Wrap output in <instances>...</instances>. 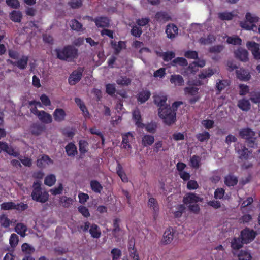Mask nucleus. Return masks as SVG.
<instances>
[{
    "label": "nucleus",
    "instance_id": "f257e3e1",
    "mask_svg": "<svg viewBox=\"0 0 260 260\" xmlns=\"http://www.w3.org/2000/svg\"><path fill=\"white\" fill-rule=\"evenodd\" d=\"M57 58L63 61H73L78 56V50L72 45H67L55 50Z\"/></svg>",
    "mask_w": 260,
    "mask_h": 260
},
{
    "label": "nucleus",
    "instance_id": "f03ea898",
    "mask_svg": "<svg viewBox=\"0 0 260 260\" xmlns=\"http://www.w3.org/2000/svg\"><path fill=\"white\" fill-rule=\"evenodd\" d=\"M158 115L167 125H171L176 121V113L171 109L170 105H166L164 108H158Z\"/></svg>",
    "mask_w": 260,
    "mask_h": 260
},
{
    "label": "nucleus",
    "instance_id": "7ed1b4c3",
    "mask_svg": "<svg viewBox=\"0 0 260 260\" xmlns=\"http://www.w3.org/2000/svg\"><path fill=\"white\" fill-rule=\"evenodd\" d=\"M41 181H37L33 183V190L31 197L34 201L40 203H45L48 200V193L42 191Z\"/></svg>",
    "mask_w": 260,
    "mask_h": 260
},
{
    "label": "nucleus",
    "instance_id": "20e7f679",
    "mask_svg": "<svg viewBox=\"0 0 260 260\" xmlns=\"http://www.w3.org/2000/svg\"><path fill=\"white\" fill-rule=\"evenodd\" d=\"M255 132L249 128H243L239 131V136L246 142L249 147L254 148L255 145Z\"/></svg>",
    "mask_w": 260,
    "mask_h": 260
},
{
    "label": "nucleus",
    "instance_id": "39448f33",
    "mask_svg": "<svg viewBox=\"0 0 260 260\" xmlns=\"http://www.w3.org/2000/svg\"><path fill=\"white\" fill-rule=\"evenodd\" d=\"M256 234V232L253 230L245 228L241 231L240 236L245 244H248L254 239Z\"/></svg>",
    "mask_w": 260,
    "mask_h": 260
},
{
    "label": "nucleus",
    "instance_id": "423d86ee",
    "mask_svg": "<svg viewBox=\"0 0 260 260\" xmlns=\"http://www.w3.org/2000/svg\"><path fill=\"white\" fill-rule=\"evenodd\" d=\"M203 201V199L195 193H187L184 197L183 202L185 205L196 204Z\"/></svg>",
    "mask_w": 260,
    "mask_h": 260
},
{
    "label": "nucleus",
    "instance_id": "0eeeda50",
    "mask_svg": "<svg viewBox=\"0 0 260 260\" xmlns=\"http://www.w3.org/2000/svg\"><path fill=\"white\" fill-rule=\"evenodd\" d=\"M176 234V230L172 227H169L166 230L163 234L161 243L164 244L171 243Z\"/></svg>",
    "mask_w": 260,
    "mask_h": 260
},
{
    "label": "nucleus",
    "instance_id": "6e6552de",
    "mask_svg": "<svg viewBox=\"0 0 260 260\" xmlns=\"http://www.w3.org/2000/svg\"><path fill=\"white\" fill-rule=\"evenodd\" d=\"M83 71L84 69L82 68H79L77 70L74 71L69 78V83L73 85L78 82L82 78Z\"/></svg>",
    "mask_w": 260,
    "mask_h": 260
},
{
    "label": "nucleus",
    "instance_id": "1a4fd4ad",
    "mask_svg": "<svg viewBox=\"0 0 260 260\" xmlns=\"http://www.w3.org/2000/svg\"><path fill=\"white\" fill-rule=\"evenodd\" d=\"M89 20L95 23L98 27L105 28L108 27L110 25L109 19L107 17L101 16L95 18L88 17Z\"/></svg>",
    "mask_w": 260,
    "mask_h": 260
},
{
    "label": "nucleus",
    "instance_id": "9d476101",
    "mask_svg": "<svg viewBox=\"0 0 260 260\" xmlns=\"http://www.w3.org/2000/svg\"><path fill=\"white\" fill-rule=\"evenodd\" d=\"M5 152L11 156L18 157L20 153L18 151H15L12 146H9L6 142L0 141V153Z\"/></svg>",
    "mask_w": 260,
    "mask_h": 260
},
{
    "label": "nucleus",
    "instance_id": "9b49d317",
    "mask_svg": "<svg viewBox=\"0 0 260 260\" xmlns=\"http://www.w3.org/2000/svg\"><path fill=\"white\" fill-rule=\"evenodd\" d=\"M28 57L26 55H22L21 58L16 61L8 60V62L13 66L17 67L21 70H24L26 68L28 61Z\"/></svg>",
    "mask_w": 260,
    "mask_h": 260
},
{
    "label": "nucleus",
    "instance_id": "f8f14e48",
    "mask_svg": "<svg viewBox=\"0 0 260 260\" xmlns=\"http://www.w3.org/2000/svg\"><path fill=\"white\" fill-rule=\"evenodd\" d=\"M53 163V160H52L50 157L47 155L44 154L41 158H38L36 161L37 166L39 168H44L46 165L52 164Z\"/></svg>",
    "mask_w": 260,
    "mask_h": 260
},
{
    "label": "nucleus",
    "instance_id": "ddd939ff",
    "mask_svg": "<svg viewBox=\"0 0 260 260\" xmlns=\"http://www.w3.org/2000/svg\"><path fill=\"white\" fill-rule=\"evenodd\" d=\"M111 46L112 49L114 50V54L115 55H118L121 50L124 48H126V45L125 42L120 41L117 43L115 41H111Z\"/></svg>",
    "mask_w": 260,
    "mask_h": 260
},
{
    "label": "nucleus",
    "instance_id": "4468645a",
    "mask_svg": "<svg viewBox=\"0 0 260 260\" xmlns=\"http://www.w3.org/2000/svg\"><path fill=\"white\" fill-rule=\"evenodd\" d=\"M132 115L133 119L135 121V125L137 127L143 128L145 126V124L142 123V119L140 110L138 109L134 110Z\"/></svg>",
    "mask_w": 260,
    "mask_h": 260
},
{
    "label": "nucleus",
    "instance_id": "2eb2a0df",
    "mask_svg": "<svg viewBox=\"0 0 260 260\" xmlns=\"http://www.w3.org/2000/svg\"><path fill=\"white\" fill-rule=\"evenodd\" d=\"M155 20L159 23H166L171 20V17L165 11L157 12L154 17Z\"/></svg>",
    "mask_w": 260,
    "mask_h": 260
},
{
    "label": "nucleus",
    "instance_id": "dca6fc26",
    "mask_svg": "<svg viewBox=\"0 0 260 260\" xmlns=\"http://www.w3.org/2000/svg\"><path fill=\"white\" fill-rule=\"evenodd\" d=\"M235 57L243 62H246L248 60V51L242 48H239L234 52Z\"/></svg>",
    "mask_w": 260,
    "mask_h": 260
},
{
    "label": "nucleus",
    "instance_id": "f3484780",
    "mask_svg": "<svg viewBox=\"0 0 260 260\" xmlns=\"http://www.w3.org/2000/svg\"><path fill=\"white\" fill-rule=\"evenodd\" d=\"M53 115L55 121L60 122L64 120L67 114L63 109L56 108L54 110Z\"/></svg>",
    "mask_w": 260,
    "mask_h": 260
},
{
    "label": "nucleus",
    "instance_id": "a211bd4d",
    "mask_svg": "<svg viewBox=\"0 0 260 260\" xmlns=\"http://www.w3.org/2000/svg\"><path fill=\"white\" fill-rule=\"evenodd\" d=\"M154 103L159 108H164L167 105V96L165 95H155L153 96Z\"/></svg>",
    "mask_w": 260,
    "mask_h": 260
},
{
    "label": "nucleus",
    "instance_id": "6ab92c4d",
    "mask_svg": "<svg viewBox=\"0 0 260 260\" xmlns=\"http://www.w3.org/2000/svg\"><path fill=\"white\" fill-rule=\"evenodd\" d=\"M178 28L174 24H169L167 25L166 33L167 37L170 39H173L178 34Z\"/></svg>",
    "mask_w": 260,
    "mask_h": 260
},
{
    "label": "nucleus",
    "instance_id": "aec40b11",
    "mask_svg": "<svg viewBox=\"0 0 260 260\" xmlns=\"http://www.w3.org/2000/svg\"><path fill=\"white\" fill-rule=\"evenodd\" d=\"M38 112V118L39 120L43 123L49 124L52 122V118L51 115L43 110Z\"/></svg>",
    "mask_w": 260,
    "mask_h": 260
},
{
    "label": "nucleus",
    "instance_id": "412c9836",
    "mask_svg": "<svg viewBox=\"0 0 260 260\" xmlns=\"http://www.w3.org/2000/svg\"><path fill=\"white\" fill-rule=\"evenodd\" d=\"M236 76L238 79L241 81H248L251 78L250 73L243 69H240L236 71Z\"/></svg>",
    "mask_w": 260,
    "mask_h": 260
},
{
    "label": "nucleus",
    "instance_id": "4be33fe9",
    "mask_svg": "<svg viewBox=\"0 0 260 260\" xmlns=\"http://www.w3.org/2000/svg\"><path fill=\"white\" fill-rule=\"evenodd\" d=\"M151 93L149 90H142L137 94V101L141 104L146 102L150 97Z\"/></svg>",
    "mask_w": 260,
    "mask_h": 260
},
{
    "label": "nucleus",
    "instance_id": "5701e85b",
    "mask_svg": "<svg viewBox=\"0 0 260 260\" xmlns=\"http://www.w3.org/2000/svg\"><path fill=\"white\" fill-rule=\"evenodd\" d=\"M244 244L245 243L240 236L239 237H234L231 242V246L234 250H239L243 247Z\"/></svg>",
    "mask_w": 260,
    "mask_h": 260
},
{
    "label": "nucleus",
    "instance_id": "b1692460",
    "mask_svg": "<svg viewBox=\"0 0 260 260\" xmlns=\"http://www.w3.org/2000/svg\"><path fill=\"white\" fill-rule=\"evenodd\" d=\"M237 151L239 155V158L241 159H248L252 154V151L248 150L245 146H241V149H239Z\"/></svg>",
    "mask_w": 260,
    "mask_h": 260
},
{
    "label": "nucleus",
    "instance_id": "393cba45",
    "mask_svg": "<svg viewBox=\"0 0 260 260\" xmlns=\"http://www.w3.org/2000/svg\"><path fill=\"white\" fill-rule=\"evenodd\" d=\"M45 126L39 123H33L31 127V133L32 135L38 136L44 130Z\"/></svg>",
    "mask_w": 260,
    "mask_h": 260
},
{
    "label": "nucleus",
    "instance_id": "a878e982",
    "mask_svg": "<svg viewBox=\"0 0 260 260\" xmlns=\"http://www.w3.org/2000/svg\"><path fill=\"white\" fill-rule=\"evenodd\" d=\"M66 151L69 156H74L78 153L77 147L73 142L69 143L65 147Z\"/></svg>",
    "mask_w": 260,
    "mask_h": 260
},
{
    "label": "nucleus",
    "instance_id": "bb28decb",
    "mask_svg": "<svg viewBox=\"0 0 260 260\" xmlns=\"http://www.w3.org/2000/svg\"><path fill=\"white\" fill-rule=\"evenodd\" d=\"M122 143L125 148H131L130 141L133 139V135L131 132H128L122 135Z\"/></svg>",
    "mask_w": 260,
    "mask_h": 260
},
{
    "label": "nucleus",
    "instance_id": "cd10ccee",
    "mask_svg": "<svg viewBox=\"0 0 260 260\" xmlns=\"http://www.w3.org/2000/svg\"><path fill=\"white\" fill-rule=\"evenodd\" d=\"M170 82L175 85L182 86L184 83L183 77L180 75H172L170 79Z\"/></svg>",
    "mask_w": 260,
    "mask_h": 260
},
{
    "label": "nucleus",
    "instance_id": "c85d7f7f",
    "mask_svg": "<svg viewBox=\"0 0 260 260\" xmlns=\"http://www.w3.org/2000/svg\"><path fill=\"white\" fill-rule=\"evenodd\" d=\"M238 107L243 111H247L250 110L251 105L248 100L242 99L238 102Z\"/></svg>",
    "mask_w": 260,
    "mask_h": 260
},
{
    "label": "nucleus",
    "instance_id": "c756f323",
    "mask_svg": "<svg viewBox=\"0 0 260 260\" xmlns=\"http://www.w3.org/2000/svg\"><path fill=\"white\" fill-rule=\"evenodd\" d=\"M10 19L14 22L19 23L22 18V14L20 11L13 10L9 15Z\"/></svg>",
    "mask_w": 260,
    "mask_h": 260
},
{
    "label": "nucleus",
    "instance_id": "7c9ffc66",
    "mask_svg": "<svg viewBox=\"0 0 260 260\" xmlns=\"http://www.w3.org/2000/svg\"><path fill=\"white\" fill-rule=\"evenodd\" d=\"M116 173L122 182L126 183L128 181V178L123 170L122 166L119 162L117 164L116 167Z\"/></svg>",
    "mask_w": 260,
    "mask_h": 260
},
{
    "label": "nucleus",
    "instance_id": "2f4dec72",
    "mask_svg": "<svg viewBox=\"0 0 260 260\" xmlns=\"http://www.w3.org/2000/svg\"><path fill=\"white\" fill-rule=\"evenodd\" d=\"M238 183L237 178L232 174H229L224 179V183L228 186H234Z\"/></svg>",
    "mask_w": 260,
    "mask_h": 260
},
{
    "label": "nucleus",
    "instance_id": "473e14b6",
    "mask_svg": "<svg viewBox=\"0 0 260 260\" xmlns=\"http://www.w3.org/2000/svg\"><path fill=\"white\" fill-rule=\"evenodd\" d=\"M89 231L91 237L94 238H99L101 235L100 228L95 224H93L90 226Z\"/></svg>",
    "mask_w": 260,
    "mask_h": 260
},
{
    "label": "nucleus",
    "instance_id": "72a5a7b5",
    "mask_svg": "<svg viewBox=\"0 0 260 260\" xmlns=\"http://www.w3.org/2000/svg\"><path fill=\"white\" fill-rule=\"evenodd\" d=\"M216 40V37L213 35L210 34L206 38L201 37L199 42L202 45H208L213 43Z\"/></svg>",
    "mask_w": 260,
    "mask_h": 260
},
{
    "label": "nucleus",
    "instance_id": "f704fd0d",
    "mask_svg": "<svg viewBox=\"0 0 260 260\" xmlns=\"http://www.w3.org/2000/svg\"><path fill=\"white\" fill-rule=\"evenodd\" d=\"M154 142V137L150 135H145L142 139V144L144 147L151 145Z\"/></svg>",
    "mask_w": 260,
    "mask_h": 260
},
{
    "label": "nucleus",
    "instance_id": "c9c22d12",
    "mask_svg": "<svg viewBox=\"0 0 260 260\" xmlns=\"http://www.w3.org/2000/svg\"><path fill=\"white\" fill-rule=\"evenodd\" d=\"M148 206L149 208L153 209L155 214H156L158 212V203L155 198L152 197L149 199Z\"/></svg>",
    "mask_w": 260,
    "mask_h": 260
},
{
    "label": "nucleus",
    "instance_id": "e433bc0d",
    "mask_svg": "<svg viewBox=\"0 0 260 260\" xmlns=\"http://www.w3.org/2000/svg\"><path fill=\"white\" fill-rule=\"evenodd\" d=\"M90 187L92 190L95 193H100L103 190L102 185L95 180H92L90 181Z\"/></svg>",
    "mask_w": 260,
    "mask_h": 260
},
{
    "label": "nucleus",
    "instance_id": "4c0bfd02",
    "mask_svg": "<svg viewBox=\"0 0 260 260\" xmlns=\"http://www.w3.org/2000/svg\"><path fill=\"white\" fill-rule=\"evenodd\" d=\"M15 230L17 234H19L21 237H24L25 236L27 227L23 223H19L16 224Z\"/></svg>",
    "mask_w": 260,
    "mask_h": 260
},
{
    "label": "nucleus",
    "instance_id": "58836bf2",
    "mask_svg": "<svg viewBox=\"0 0 260 260\" xmlns=\"http://www.w3.org/2000/svg\"><path fill=\"white\" fill-rule=\"evenodd\" d=\"M171 64L173 66H175L179 64L182 67L187 66L188 62L187 60L183 57H177L173 59L171 62Z\"/></svg>",
    "mask_w": 260,
    "mask_h": 260
},
{
    "label": "nucleus",
    "instance_id": "ea45409f",
    "mask_svg": "<svg viewBox=\"0 0 260 260\" xmlns=\"http://www.w3.org/2000/svg\"><path fill=\"white\" fill-rule=\"evenodd\" d=\"M88 143L85 140H81L79 142V151L81 154H85L88 151Z\"/></svg>",
    "mask_w": 260,
    "mask_h": 260
},
{
    "label": "nucleus",
    "instance_id": "a19ab883",
    "mask_svg": "<svg viewBox=\"0 0 260 260\" xmlns=\"http://www.w3.org/2000/svg\"><path fill=\"white\" fill-rule=\"evenodd\" d=\"M229 85V82L228 80H219L216 83V89L217 93H219L221 91L223 90L226 86Z\"/></svg>",
    "mask_w": 260,
    "mask_h": 260
},
{
    "label": "nucleus",
    "instance_id": "79ce46f5",
    "mask_svg": "<svg viewBox=\"0 0 260 260\" xmlns=\"http://www.w3.org/2000/svg\"><path fill=\"white\" fill-rule=\"evenodd\" d=\"M73 202V199L70 197L62 196L60 198V202L62 203V206L65 208H69L72 205Z\"/></svg>",
    "mask_w": 260,
    "mask_h": 260
},
{
    "label": "nucleus",
    "instance_id": "37998d69",
    "mask_svg": "<svg viewBox=\"0 0 260 260\" xmlns=\"http://www.w3.org/2000/svg\"><path fill=\"white\" fill-rule=\"evenodd\" d=\"M199 90V89L198 87L194 86L186 87L184 89L186 94L191 96H194L198 94Z\"/></svg>",
    "mask_w": 260,
    "mask_h": 260
},
{
    "label": "nucleus",
    "instance_id": "c03bdc74",
    "mask_svg": "<svg viewBox=\"0 0 260 260\" xmlns=\"http://www.w3.org/2000/svg\"><path fill=\"white\" fill-rule=\"evenodd\" d=\"M228 44L234 45H240L242 43V40L237 36L234 37H228L226 40Z\"/></svg>",
    "mask_w": 260,
    "mask_h": 260
},
{
    "label": "nucleus",
    "instance_id": "a18cd8bd",
    "mask_svg": "<svg viewBox=\"0 0 260 260\" xmlns=\"http://www.w3.org/2000/svg\"><path fill=\"white\" fill-rule=\"evenodd\" d=\"M200 160L201 159L199 156L194 155L190 158V165L192 168L198 169L200 165Z\"/></svg>",
    "mask_w": 260,
    "mask_h": 260
},
{
    "label": "nucleus",
    "instance_id": "49530a36",
    "mask_svg": "<svg viewBox=\"0 0 260 260\" xmlns=\"http://www.w3.org/2000/svg\"><path fill=\"white\" fill-rule=\"evenodd\" d=\"M56 177L53 174L47 175L44 180V183L48 186H52L56 182Z\"/></svg>",
    "mask_w": 260,
    "mask_h": 260
},
{
    "label": "nucleus",
    "instance_id": "de8ad7c7",
    "mask_svg": "<svg viewBox=\"0 0 260 260\" xmlns=\"http://www.w3.org/2000/svg\"><path fill=\"white\" fill-rule=\"evenodd\" d=\"M239 260H251L250 253L245 250H241L238 255Z\"/></svg>",
    "mask_w": 260,
    "mask_h": 260
},
{
    "label": "nucleus",
    "instance_id": "09e8293b",
    "mask_svg": "<svg viewBox=\"0 0 260 260\" xmlns=\"http://www.w3.org/2000/svg\"><path fill=\"white\" fill-rule=\"evenodd\" d=\"M246 46L248 49L252 53L258 50L259 48V44L254 41H248L246 43Z\"/></svg>",
    "mask_w": 260,
    "mask_h": 260
},
{
    "label": "nucleus",
    "instance_id": "8fccbe9b",
    "mask_svg": "<svg viewBox=\"0 0 260 260\" xmlns=\"http://www.w3.org/2000/svg\"><path fill=\"white\" fill-rule=\"evenodd\" d=\"M214 72L212 69L209 68L208 69H204L202 73L199 75V78L201 79H206L207 77H210L214 74Z\"/></svg>",
    "mask_w": 260,
    "mask_h": 260
},
{
    "label": "nucleus",
    "instance_id": "3c124183",
    "mask_svg": "<svg viewBox=\"0 0 260 260\" xmlns=\"http://www.w3.org/2000/svg\"><path fill=\"white\" fill-rule=\"evenodd\" d=\"M218 17L222 20H231L234 17V14L232 12H221L218 14Z\"/></svg>",
    "mask_w": 260,
    "mask_h": 260
},
{
    "label": "nucleus",
    "instance_id": "603ef678",
    "mask_svg": "<svg viewBox=\"0 0 260 260\" xmlns=\"http://www.w3.org/2000/svg\"><path fill=\"white\" fill-rule=\"evenodd\" d=\"M197 139L200 142H204L210 139V135L208 132L204 131L197 135Z\"/></svg>",
    "mask_w": 260,
    "mask_h": 260
},
{
    "label": "nucleus",
    "instance_id": "864d4df0",
    "mask_svg": "<svg viewBox=\"0 0 260 260\" xmlns=\"http://www.w3.org/2000/svg\"><path fill=\"white\" fill-rule=\"evenodd\" d=\"M22 251L26 254H31L35 252V248L29 244L24 243L21 246Z\"/></svg>",
    "mask_w": 260,
    "mask_h": 260
},
{
    "label": "nucleus",
    "instance_id": "5fc2aeb1",
    "mask_svg": "<svg viewBox=\"0 0 260 260\" xmlns=\"http://www.w3.org/2000/svg\"><path fill=\"white\" fill-rule=\"evenodd\" d=\"M0 222L1 226L5 228L9 227L10 225V220L5 214H2L0 216Z\"/></svg>",
    "mask_w": 260,
    "mask_h": 260
},
{
    "label": "nucleus",
    "instance_id": "6e6d98bb",
    "mask_svg": "<svg viewBox=\"0 0 260 260\" xmlns=\"http://www.w3.org/2000/svg\"><path fill=\"white\" fill-rule=\"evenodd\" d=\"M18 241L19 237L18 235L14 233L12 234L9 239V242L12 248L16 247L18 244Z\"/></svg>",
    "mask_w": 260,
    "mask_h": 260
},
{
    "label": "nucleus",
    "instance_id": "4d7b16f0",
    "mask_svg": "<svg viewBox=\"0 0 260 260\" xmlns=\"http://www.w3.org/2000/svg\"><path fill=\"white\" fill-rule=\"evenodd\" d=\"M70 26L73 30L79 31L81 30L82 25L77 20L73 19L71 21Z\"/></svg>",
    "mask_w": 260,
    "mask_h": 260
},
{
    "label": "nucleus",
    "instance_id": "13d9d810",
    "mask_svg": "<svg viewBox=\"0 0 260 260\" xmlns=\"http://www.w3.org/2000/svg\"><path fill=\"white\" fill-rule=\"evenodd\" d=\"M224 49V46L222 45H217L213 46L209 48V52L211 53H220Z\"/></svg>",
    "mask_w": 260,
    "mask_h": 260
},
{
    "label": "nucleus",
    "instance_id": "bf43d9fd",
    "mask_svg": "<svg viewBox=\"0 0 260 260\" xmlns=\"http://www.w3.org/2000/svg\"><path fill=\"white\" fill-rule=\"evenodd\" d=\"M106 92L108 94L113 96L116 92L115 84L111 83L107 84L106 85Z\"/></svg>",
    "mask_w": 260,
    "mask_h": 260
},
{
    "label": "nucleus",
    "instance_id": "052dcab7",
    "mask_svg": "<svg viewBox=\"0 0 260 260\" xmlns=\"http://www.w3.org/2000/svg\"><path fill=\"white\" fill-rule=\"evenodd\" d=\"M111 253L112 255V260H118L119 259L122 255L121 251L118 248H113Z\"/></svg>",
    "mask_w": 260,
    "mask_h": 260
},
{
    "label": "nucleus",
    "instance_id": "680f3d73",
    "mask_svg": "<svg viewBox=\"0 0 260 260\" xmlns=\"http://www.w3.org/2000/svg\"><path fill=\"white\" fill-rule=\"evenodd\" d=\"M185 207L182 205H179L177 207V211L174 212V216L176 218L180 217L183 213L185 211Z\"/></svg>",
    "mask_w": 260,
    "mask_h": 260
},
{
    "label": "nucleus",
    "instance_id": "e2e57ef3",
    "mask_svg": "<svg viewBox=\"0 0 260 260\" xmlns=\"http://www.w3.org/2000/svg\"><path fill=\"white\" fill-rule=\"evenodd\" d=\"M14 204L13 202H4L1 205V209L4 210L14 209Z\"/></svg>",
    "mask_w": 260,
    "mask_h": 260
},
{
    "label": "nucleus",
    "instance_id": "0e129e2a",
    "mask_svg": "<svg viewBox=\"0 0 260 260\" xmlns=\"http://www.w3.org/2000/svg\"><path fill=\"white\" fill-rule=\"evenodd\" d=\"M184 56L188 59H196L198 58V53L196 51L188 50L185 52Z\"/></svg>",
    "mask_w": 260,
    "mask_h": 260
},
{
    "label": "nucleus",
    "instance_id": "69168bd1",
    "mask_svg": "<svg viewBox=\"0 0 260 260\" xmlns=\"http://www.w3.org/2000/svg\"><path fill=\"white\" fill-rule=\"evenodd\" d=\"M131 80L126 77H121L117 80L116 82L118 85L127 86L131 83Z\"/></svg>",
    "mask_w": 260,
    "mask_h": 260
},
{
    "label": "nucleus",
    "instance_id": "338daca9",
    "mask_svg": "<svg viewBox=\"0 0 260 260\" xmlns=\"http://www.w3.org/2000/svg\"><path fill=\"white\" fill-rule=\"evenodd\" d=\"M78 210V211L85 217H88L90 215L88 209L84 206L81 205L79 206Z\"/></svg>",
    "mask_w": 260,
    "mask_h": 260
},
{
    "label": "nucleus",
    "instance_id": "774afa93",
    "mask_svg": "<svg viewBox=\"0 0 260 260\" xmlns=\"http://www.w3.org/2000/svg\"><path fill=\"white\" fill-rule=\"evenodd\" d=\"M250 100L252 102L257 104L260 103V92L251 93Z\"/></svg>",
    "mask_w": 260,
    "mask_h": 260
}]
</instances>
